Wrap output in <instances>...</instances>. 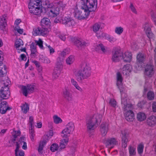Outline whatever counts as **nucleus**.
I'll use <instances>...</instances> for the list:
<instances>
[{
    "label": "nucleus",
    "instance_id": "1",
    "mask_svg": "<svg viewBox=\"0 0 156 156\" xmlns=\"http://www.w3.org/2000/svg\"><path fill=\"white\" fill-rule=\"evenodd\" d=\"M81 4L80 9L75 13L76 17L79 20L87 18L90 12L94 11L96 9L97 2V0H81Z\"/></svg>",
    "mask_w": 156,
    "mask_h": 156
},
{
    "label": "nucleus",
    "instance_id": "2",
    "mask_svg": "<svg viewBox=\"0 0 156 156\" xmlns=\"http://www.w3.org/2000/svg\"><path fill=\"white\" fill-rule=\"evenodd\" d=\"M80 70H78L77 75L79 77L77 78L78 81H81L88 78L91 76V68L90 64L87 61H83L80 65Z\"/></svg>",
    "mask_w": 156,
    "mask_h": 156
},
{
    "label": "nucleus",
    "instance_id": "3",
    "mask_svg": "<svg viewBox=\"0 0 156 156\" xmlns=\"http://www.w3.org/2000/svg\"><path fill=\"white\" fill-rule=\"evenodd\" d=\"M102 115L98 113L90 116L86 122L87 130L89 133H93L101 121Z\"/></svg>",
    "mask_w": 156,
    "mask_h": 156
},
{
    "label": "nucleus",
    "instance_id": "4",
    "mask_svg": "<svg viewBox=\"0 0 156 156\" xmlns=\"http://www.w3.org/2000/svg\"><path fill=\"white\" fill-rule=\"evenodd\" d=\"M28 6L29 12L32 15L39 16L42 12L41 3L39 0H30Z\"/></svg>",
    "mask_w": 156,
    "mask_h": 156
},
{
    "label": "nucleus",
    "instance_id": "5",
    "mask_svg": "<svg viewBox=\"0 0 156 156\" xmlns=\"http://www.w3.org/2000/svg\"><path fill=\"white\" fill-rule=\"evenodd\" d=\"M9 80L7 77L5 80H2L0 82V85L2 87L0 90V101L2 99H7L10 96V93L9 90Z\"/></svg>",
    "mask_w": 156,
    "mask_h": 156
},
{
    "label": "nucleus",
    "instance_id": "6",
    "mask_svg": "<svg viewBox=\"0 0 156 156\" xmlns=\"http://www.w3.org/2000/svg\"><path fill=\"white\" fill-rule=\"evenodd\" d=\"M13 141L14 144H16V147L15 150L16 156H24V152L22 150H20L19 148L23 144L22 147V148L24 150H26L27 149V143L25 142V137H20L17 142L16 141V139H14Z\"/></svg>",
    "mask_w": 156,
    "mask_h": 156
},
{
    "label": "nucleus",
    "instance_id": "7",
    "mask_svg": "<svg viewBox=\"0 0 156 156\" xmlns=\"http://www.w3.org/2000/svg\"><path fill=\"white\" fill-rule=\"evenodd\" d=\"M65 6V5L62 2L55 3L51 7L48 9V13L50 16L56 17L59 14L60 9H63Z\"/></svg>",
    "mask_w": 156,
    "mask_h": 156
},
{
    "label": "nucleus",
    "instance_id": "8",
    "mask_svg": "<svg viewBox=\"0 0 156 156\" xmlns=\"http://www.w3.org/2000/svg\"><path fill=\"white\" fill-rule=\"evenodd\" d=\"M49 31V30L46 28L36 27L33 29L32 34L34 36H46L48 34Z\"/></svg>",
    "mask_w": 156,
    "mask_h": 156
},
{
    "label": "nucleus",
    "instance_id": "9",
    "mask_svg": "<svg viewBox=\"0 0 156 156\" xmlns=\"http://www.w3.org/2000/svg\"><path fill=\"white\" fill-rule=\"evenodd\" d=\"M35 88V86L34 84H28L26 86H23L22 87L23 94L26 97L28 94L33 92Z\"/></svg>",
    "mask_w": 156,
    "mask_h": 156
},
{
    "label": "nucleus",
    "instance_id": "10",
    "mask_svg": "<svg viewBox=\"0 0 156 156\" xmlns=\"http://www.w3.org/2000/svg\"><path fill=\"white\" fill-rule=\"evenodd\" d=\"M62 23L66 26L68 27H73L75 24L74 20L70 17H65L62 19Z\"/></svg>",
    "mask_w": 156,
    "mask_h": 156
},
{
    "label": "nucleus",
    "instance_id": "11",
    "mask_svg": "<svg viewBox=\"0 0 156 156\" xmlns=\"http://www.w3.org/2000/svg\"><path fill=\"white\" fill-rule=\"evenodd\" d=\"M122 53L119 50H116L112 52V60L113 62H117L122 59Z\"/></svg>",
    "mask_w": 156,
    "mask_h": 156
},
{
    "label": "nucleus",
    "instance_id": "12",
    "mask_svg": "<svg viewBox=\"0 0 156 156\" xmlns=\"http://www.w3.org/2000/svg\"><path fill=\"white\" fill-rule=\"evenodd\" d=\"M133 68L132 66L129 64H127L123 66L121 69V72L124 75L128 77L131 72Z\"/></svg>",
    "mask_w": 156,
    "mask_h": 156
},
{
    "label": "nucleus",
    "instance_id": "13",
    "mask_svg": "<svg viewBox=\"0 0 156 156\" xmlns=\"http://www.w3.org/2000/svg\"><path fill=\"white\" fill-rule=\"evenodd\" d=\"M109 124L107 122H102L100 126V131L101 135L105 136L108 130Z\"/></svg>",
    "mask_w": 156,
    "mask_h": 156
},
{
    "label": "nucleus",
    "instance_id": "14",
    "mask_svg": "<svg viewBox=\"0 0 156 156\" xmlns=\"http://www.w3.org/2000/svg\"><path fill=\"white\" fill-rule=\"evenodd\" d=\"M123 80L121 74L119 72H117L116 75V85L120 90V89H124L123 86Z\"/></svg>",
    "mask_w": 156,
    "mask_h": 156
},
{
    "label": "nucleus",
    "instance_id": "15",
    "mask_svg": "<svg viewBox=\"0 0 156 156\" xmlns=\"http://www.w3.org/2000/svg\"><path fill=\"white\" fill-rule=\"evenodd\" d=\"M121 135H122V147L125 148L127 146V143L128 141L127 137L128 133L126 130H123L121 131Z\"/></svg>",
    "mask_w": 156,
    "mask_h": 156
},
{
    "label": "nucleus",
    "instance_id": "16",
    "mask_svg": "<svg viewBox=\"0 0 156 156\" xmlns=\"http://www.w3.org/2000/svg\"><path fill=\"white\" fill-rule=\"evenodd\" d=\"M7 17L5 15H4L0 17V28L3 31L5 30L7 26Z\"/></svg>",
    "mask_w": 156,
    "mask_h": 156
},
{
    "label": "nucleus",
    "instance_id": "17",
    "mask_svg": "<svg viewBox=\"0 0 156 156\" xmlns=\"http://www.w3.org/2000/svg\"><path fill=\"white\" fill-rule=\"evenodd\" d=\"M105 144L107 147L111 149L118 144V141L115 138H110L106 140Z\"/></svg>",
    "mask_w": 156,
    "mask_h": 156
},
{
    "label": "nucleus",
    "instance_id": "18",
    "mask_svg": "<svg viewBox=\"0 0 156 156\" xmlns=\"http://www.w3.org/2000/svg\"><path fill=\"white\" fill-rule=\"evenodd\" d=\"M145 74L151 77L154 73L153 66L151 64H147L145 67Z\"/></svg>",
    "mask_w": 156,
    "mask_h": 156
},
{
    "label": "nucleus",
    "instance_id": "19",
    "mask_svg": "<svg viewBox=\"0 0 156 156\" xmlns=\"http://www.w3.org/2000/svg\"><path fill=\"white\" fill-rule=\"evenodd\" d=\"M122 59L123 62L126 63H129L132 59V56L131 53L126 52L122 53Z\"/></svg>",
    "mask_w": 156,
    "mask_h": 156
},
{
    "label": "nucleus",
    "instance_id": "20",
    "mask_svg": "<svg viewBox=\"0 0 156 156\" xmlns=\"http://www.w3.org/2000/svg\"><path fill=\"white\" fill-rule=\"evenodd\" d=\"M11 108L8 106L7 103L6 101L2 102L0 104V112L2 114H5L8 110Z\"/></svg>",
    "mask_w": 156,
    "mask_h": 156
},
{
    "label": "nucleus",
    "instance_id": "21",
    "mask_svg": "<svg viewBox=\"0 0 156 156\" xmlns=\"http://www.w3.org/2000/svg\"><path fill=\"white\" fill-rule=\"evenodd\" d=\"M120 92L121 96V104L122 105L129 103L128 102V98L126 94L124 89H120Z\"/></svg>",
    "mask_w": 156,
    "mask_h": 156
},
{
    "label": "nucleus",
    "instance_id": "22",
    "mask_svg": "<svg viewBox=\"0 0 156 156\" xmlns=\"http://www.w3.org/2000/svg\"><path fill=\"white\" fill-rule=\"evenodd\" d=\"M143 27L147 37L149 38H151L153 37V34L151 31L149 24L147 23H145L143 25Z\"/></svg>",
    "mask_w": 156,
    "mask_h": 156
},
{
    "label": "nucleus",
    "instance_id": "23",
    "mask_svg": "<svg viewBox=\"0 0 156 156\" xmlns=\"http://www.w3.org/2000/svg\"><path fill=\"white\" fill-rule=\"evenodd\" d=\"M63 97L67 101H71L73 99L72 94L70 93L68 88H66L63 91Z\"/></svg>",
    "mask_w": 156,
    "mask_h": 156
},
{
    "label": "nucleus",
    "instance_id": "24",
    "mask_svg": "<svg viewBox=\"0 0 156 156\" xmlns=\"http://www.w3.org/2000/svg\"><path fill=\"white\" fill-rule=\"evenodd\" d=\"M74 43L79 50H82L84 47L88 45L84 41L78 40H76Z\"/></svg>",
    "mask_w": 156,
    "mask_h": 156
},
{
    "label": "nucleus",
    "instance_id": "25",
    "mask_svg": "<svg viewBox=\"0 0 156 156\" xmlns=\"http://www.w3.org/2000/svg\"><path fill=\"white\" fill-rule=\"evenodd\" d=\"M147 122L148 126L151 127L154 126L156 124V117L153 115L148 117Z\"/></svg>",
    "mask_w": 156,
    "mask_h": 156
},
{
    "label": "nucleus",
    "instance_id": "26",
    "mask_svg": "<svg viewBox=\"0 0 156 156\" xmlns=\"http://www.w3.org/2000/svg\"><path fill=\"white\" fill-rule=\"evenodd\" d=\"M62 68L55 67L52 75L53 78L57 79L60 76Z\"/></svg>",
    "mask_w": 156,
    "mask_h": 156
},
{
    "label": "nucleus",
    "instance_id": "27",
    "mask_svg": "<svg viewBox=\"0 0 156 156\" xmlns=\"http://www.w3.org/2000/svg\"><path fill=\"white\" fill-rule=\"evenodd\" d=\"M72 132L66 128L62 131L61 136L63 138H69L70 134Z\"/></svg>",
    "mask_w": 156,
    "mask_h": 156
},
{
    "label": "nucleus",
    "instance_id": "28",
    "mask_svg": "<svg viewBox=\"0 0 156 156\" xmlns=\"http://www.w3.org/2000/svg\"><path fill=\"white\" fill-rule=\"evenodd\" d=\"M64 60V59L63 58L58 56L57 59L55 67L62 68Z\"/></svg>",
    "mask_w": 156,
    "mask_h": 156
},
{
    "label": "nucleus",
    "instance_id": "29",
    "mask_svg": "<svg viewBox=\"0 0 156 156\" xmlns=\"http://www.w3.org/2000/svg\"><path fill=\"white\" fill-rule=\"evenodd\" d=\"M6 67L2 64V62H0V76L3 77L6 73Z\"/></svg>",
    "mask_w": 156,
    "mask_h": 156
},
{
    "label": "nucleus",
    "instance_id": "30",
    "mask_svg": "<svg viewBox=\"0 0 156 156\" xmlns=\"http://www.w3.org/2000/svg\"><path fill=\"white\" fill-rule=\"evenodd\" d=\"M102 23H101L98 22L95 23L92 26V28L93 31L95 32L96 33L100 29H102L101 26Z\"/></svg>",
    "mask_w": 156,
    "mask_h": 156
},
{
    "label": "nucleus",
    "instance_id": "31",
    "mask_svg": "<svg viewBox=\"0 0 156 156\" xmlns=\"http://www.w3.org/2000/svg\"><path fill=\"white\" fill-rule=\"evenodd\" d=\"M95 48L96 51L101 50L104 53H105L107 50V48L104 46L102 44L97 45Z\"/></svg>",
    "mask_w": 156,
    "mask_h": 156
},
{
    "label": "nucleus",
    "instance_id": "32",
    "mask_svg": "<svg viewBox=\"0 0 156 156\" xmlns=\"http://www.w3.org/2000/svg\"><path fill=\"white\" fill-rule=\"evenodd\" d=\"M41 24L42 26L48 27L50 25V22L48 18H44L41 21Z\"/></svg>",
    "mask_w": 156,
    "mask_h": 156
},
{
    "label": "nucleus",
    "instance_id": "33",
    "mask_svg": "<svg viewBox=\"0 0 156 156\" xmlns=\"http://www.w3.org/2000/svg\"><path fill=\"white\" fill-rule=\"evenodd\" d=\"M69 141V138H64V139L62 140L61 141L59 145L60 149H64L65 148Z\"/></svg>",
    "mask_w": 156,
    "mask_h": 156
},
{
    "label": "nucleus",
    "instance_id": "34",
    "mask_svg": "<svg viewBox=\"0 0 156 156\" xmlns=\"http://www.w3.org/2000/svg\"><path fill=\"white\" fill-rule=\"evenodd\" d=\"M70 82L75 87L76 89L81 92H83L82 88L79 86L77 83L74 79H71Z\"/></svg>",
    "mask_w": 156,
    "mask_h": 156
},
{
    "label": "nucleus",
    "instance_id": "35",
    "mask_svg": "<svg viewBox=\"0 0 156 156\" xmlns=\"http://www.w3.org/2000/svg\"><path fill=\"white\" fill-rule=\"evenodd\" d=\"M70 82L75 87L76 89L81 92H83L82 88L79 86L77 83L74 79H71Z\"/></svg>",
    "mask_w": 156,
    "mask_h": 156
},
{
    "label": "nucleus",
    "instance_id": "36",
    "mask_svg": "<svg viewBox=\"0 0 156 156\" xmlns=\"http://www.w3.org/2000/svg\"><path fill=\"white\" fill-rule=\"evenodd\" d=\"M46 143V140H43L41 141L39 143V145L38 149V152L40 154H42V150L44 146L45 145Z\"/></svg>",
    "mask_w": 156,
    "mask_h": 156
},
{
    "label": "nucleus",
    "instance_id": "37",
    "mask_svg": "<svg viewBox=\"0 0 156 156\" xmlns=\"http://www.w3.org/2000/svg\"><path fill=\"white\" fill-rule=\"evenodd\" d=\"M74 60V56L70 55L66 59V63L67 65H70L73 63Z\"/></svg>",
    "mask_w": 156,
    "mask_h": 156
},
{
    "label": "nucleus",
    "instance_id": "38",
    "mask_svg": "<svg viewBox=\"0 0 156 156\" xmlns=\"http://www.w3.org/2000/svg\"><path fill=\"white\" fill-rule=\"evenodd\" d=\"M137 64L138 62L142 63L144 62V56L143 54L140 53L137 55Z\"/></svg>",
    "mask_w": 156,
    "mask_h": 156
},
{
    "label": "nucleus",
    "instance_id": "39",
    "mask_svg": "<svg viewBox=\"0 0 156 156\" xmlns=\"http://www.w3.org/2000/svg\"><path fill=\"white\" fill-rule=\"evenodd\" d=\"M123 109L124 112L131 111V109L133 108L132 105L130 103H127L122 105Z\"/></svg>",
    "mask_w": 156,
    "mask_h": 156
},
{
    "label": "nucleus",
    "instance_id": "40",
    "mask_svg": "<svg viewBox=\"0 0 156 156\" xmlns=\"http://www.w3.org/2000/svg\"><path fill=\"white\" fill-rule=\"evenodd\" d=\"M144 147V144L143 143H141L138 146L137 150L138 153L140 155H141L143 153Z\"/></svg>",
    "mask_w": 156,
    "mask_h": 156
},
{
    "label": "nucleus",
    "instance_id": "41",
    "mask_svg": "<svg viewBox=\"0 0 156 156\" xmlns=\"http://www.w3.org/2000/svg\"><path fill=\"white\" fill-rule=\"evenodd\" d=\"M146 116L145 114L142 112H139L137 114V119L140 121H142L145 119Z\"/></svg>",
    "mask_w": 156,
    "mask_h": 156
},
{
    "label": "nucleus",
    "instance_id": "42",
    "mask_svg": "<svg viewBox=\"0 0 156 156\" xmlns=\"http://www.w3.org/2000/svg\"><path fill=\"white\" fill-rule=\"evenodd\" d=\"M43 4L45 6V8H47L49 9L50 7H51L54 3H50L48 0H43Z\"/></svg>",
    "mask_w": 156,
    "mask_h": 156
},
{
    "label": "nucleus",
    "instance_id": "43",
    "mask_svg": "<svg viewBox=\"0 0 156 156\" xmlns=\"http://www.w3.org/2000/svg\"><path fill=\"white\" fill-rule=\"evenodd\" d=\"M107 34L105 33L102 32L101 31H100L98 32L97 33L96 36L99 39H101L102 38H105L106 39Z\"/></svg>",
    "mask_w": 156,
    "mask_h": 156
},
{
    "label": "nucleus",
    "instance_id": "44",
    "mask_svg": "<svg viewBox=\"0 0 156 156\" xmlns=\"http://www.w3.org/2000/svg\"><path fill=\"white\" fill-rule=\"evenodd\" d=\"M30 48L31 51V55L33 56H34L37 52L36 46L33 43H32L30 45Z\"/></svg>",
    "mask_w": 156,
    "mask_h": 156
},
{
    "label": "nucleus",
    "instance_id": "45",
    "mask_svg": "<svg viewBox=\"0 0 156 156\" xmlns=\"http://www.w3.org/2000/svg\"><path fill=\"white\" fill-rule=\"evenodd\" d=\"M54 122L56 124H58L62 122V119L57 115H55L53 116Z\"/></svg>",
    "mask_w": 156,
    "mask_h": 156
},
{
    "label": "nucleus",
    "instance_id": "46",
    "mask_svg": "<svg viewBox=\"0 0 156 156\" xmlns=\"http://www.w3.org/2000/svg\"><path fill=\"white\" fill-rule=\"evenodd\" d=\"M21 107L23 113L25 114L27 113L29 109V106L26 103L23 105Z\"/></svg>",
    "mask_w": 156,
    "mask_h": 156
},
{
    "label": "nucleus",
    "instance_id": "47",
    "mask_svg": "<svg viewBox=\"0 0 156 156\" xmlns=\"http://www.w3.org/2000/svg\"><path fill=\"white\" fill-rule=\"evenodd\" d=\"M129 8L131 11L133 13L135 14H136V10L135 5L134 4L132 3H130L129 6Z\"/></svg>",
    "mask_w": 156,
    "mask_h": 156
},
{
    "label": "nucleus",
    "instance_id": "48",
    "mask_svg": "<svg viewBox=\"0 0 156 156\" xmlns=\"http://www.w3.org/2000/svg\"><path fill=\"white\" fill-rule=\"evenodd\" d=\"M106 39H107L110 42L112 43H114L116 42L117 40V39L115 37H112L108 34L107 35Z\"/></svg>",
    "mask_w": 156,
    "mask_h": 156
},
{
    "label": "nucleus",
    "instance_id": "49",
    "mask_svg": "<svg viewBox=\"0 0 156 156\" xmlns=\"http://www.w3.org/2000/svg\"><path fill=\"white\" fill-rule=\"evenodd\" d=\"M15 44L16 47L17 48H19L21 46L23 45L22 40L20 39L16 40L15 42Z\"/></svg>",
    "mask_w": 156,
    "mask_h": 156
},
{
    "label": "nucleus",
    "instance_id": "50",
    "mask_svg": "<svg viewBox=\"0 0 156 156\" xmlns=\"http://www.w3.org/2000/svg\"><path fill=\"white\" fill-rule=\"evenodd\" d=\"M57 36L59 37L62 40L64 41L66 40L65 36L63 34H62L60 31H58L55 32Z\"/></svg>",
    "mask_w": 156,
    "mask_h": 156
},
{
    "label": "nucleus",
    "instance_id": "51",
    "mask_svg": "<svg viewBox=\"0 0 156 156\" xmlns=\"http://www.w3.org/2000/svg\"><path fill=\"white\" fill-rule=\"evenodd\" d=\"M66 128L72 132H73L74 128V126L73 123L72 122H69L67 124Z\"/></svg>",
    "mask_w": 156,
    "mask_h": 156
},
{
    "label": "nucleus",
    "instance_id": "52",
    "mask_svg": "<svg viewBox=\"0 0 156 156\" xmlns=\"http://www.w3.org/2000/svg\"><path fill=\"white\" fill-rule=\"evenodd\" d=\"M147 96L148 99L150 100H153L154 97V92L151 91H149L147 94Z\"/></svg>",
    "mask_w": 156,
    "mask_h": 156
},
{
    "label": "nucleus",
    "instance_id": "53",
    "mask_svg": "<svg viewBox=\"0 0 156 156\" xmlns=\"http://www.w3.org/2000/svg\"><path fill=\"white\" fill-rule=\"evenodd\" d=\"M58 146L56 143L53 144L50 147V150L52 152L57 151L58 148Z\"/></svg>",
    "mask_w": 156,
    "mask_h": 156
},
{
    "label": "nucleus",
    "instance_id": "54",
    "mask_svg": "<svg viewBox=\"0 0 156 156\" xmlns=\"http://www.w3.org/2000/svg\"><path fill=\"white\" fill-rule=\"evenodd\" d=\"M123 31V28L121 27H116L115 29V33L119 35L121 34L122 33Z\"/></svg>",
    "mask_w": 156,
    "mask_h": 156
},
{
    "label": "nucleus",
    "instance_id": "55",
    "mask_svg": "<svg viewBox=\"0 0 156 156\" xmlns=\"http://www.w3.org/2000/svg\"><path fill=\"white\" fill-rule=\"evenodd\" d=\"M129 154L131 155H135L136 153V148L132 146H130L129 148Z\"/></svg>",
    "mask_w": 156,
    "mask_h": 156
},
{
    "label": "nucleus",
    "instance_id": "56",
    "mask_svg": "<svg viewBox=\"0 0 156 156\" xmlns=\"http://www.w3.org/2000/svg\"><path fill=\"white\" fill-rule=\"evenodd\" d=\"M125 117L129 116H134V114L132 111H128L124 112Z\"/></svg>",
    "mask_w": 156,
    "mask_h": 156
},
{
    "label": "nucleus",
    "instance_id": "57",
    "mask_svg": "<svg viewBox=\"0 0 156 156\" xmlns=\"http://www.w3.org/2000/svg\"><path fill=\"white\" fill-rule=\"evenodd\" d=\"M29 133L30 135V138L31 140L32 141L34 140V137L35 135L34 133V131L33 129L32 128V127H31V129L29 130Z\"/></svg>",
    "mask_w": 156,
    "mask_h": 156
},
{
    "label": "nucleus",
    "instance_id": "58",
    "mask_svg": "<svg viewBox=\"0 0 156 156\" xmlns=\"http://www.w3.org/2000/svg\"><path fill=\"white\" fill-rule=\"evenodd\" d=\"M109 105L113 107H115L117 105V102L114 99H111L109 101Z\"/></svg>",
    "mask_w": 156,
    "mask_h": 156
},
{
    "label": "nucleus",
    "instance_id": "59",
    "mask_svg": "<svg viewBox=\"0 0 156 156\" xmlns=\"http://www.w3.org/2000/svg\"><path fill=\"white\" fill-rule=\"evenodd\" d=\"M35 42L36 44L38 45L40 48L43 49V41L41 39L39 38L38 41H35Z\"/></svg>",
    "mask_w": 156,
    "mask_h": 156
},
{
    "label": "nucleus",
    "instance_id": "60",
    "mask_svg": "<svg viewBox=\"0 0 156 156\" xmlns=\"http://www.w3.org/2000/svg\"><path fill=\"white\" fill-rule=\"evenodd\" d=\"M67 54V51L66 50H64L62 51H61L59 54V56L63 58L64 59V57L66 56Z\"/></svg>",
    "mask_w": 156,
    "mask_h": 156
},
{
    "label": "nucleus",
    "instance_id": "61",
    "mask_svg": "<svg viewBox=\"0 0 156 156\" xmlns=\"http://www.w3.org/2000/svg\"><path fill=\"white\" fill-rule=\"evenodd\" d=\"M75 150V149L74 148H72L69 152V153L67 155V156H73Z\"/></svg>",
    "mask_w": 156,
    "mask_h": 156
},
{
    "label": "nucleus",
    "instance_id": "62",
    "mask_svg": "<svg viewBox=\"0 0 156 156\" xmlns=\"http://www.w3.org/2000/svg\"><path fill=\"white\" fill-rule=\"evenodd\" d=\"M14 30H17L18 32L20 34H22L23 33V29H20L19 28V26L16 27L14 28Z\"/></svg>",
    "mask_w": 156,
    "mask_h": 156
},
{
    "label": "nucleus",
    "instance_id": "63",
    "mask_svg": "<svg viewBox=\"0 0 156 156\" xmlns=\"http://www.w3.org/2000/svg\"><path fill=\"white\" fill-rule=\"evenodd\" d=\"M20 131L19 130L15 131L13 134L14 138H16L17 136H19L20 135Z\"/></svg>",
    "mask_w": 156,
    "mask_h": 156
},
{
    "label": "nucleus",
    "instance_id": "64",
    "mask_svg": "<svg viewBox=\"0 0 156 156\" xmlns=\"http://www.w3.org/2000/svg\"><path fill=\"white\" fill-rule=\"evenodd\" d=\"M46 46H47L48 49L50 51V54H51L55 52L54 49L51 47L50 45H47Z\"/></svg>",
    "mask_w": 156,
    "mask_h": 156
}]
</instances>
